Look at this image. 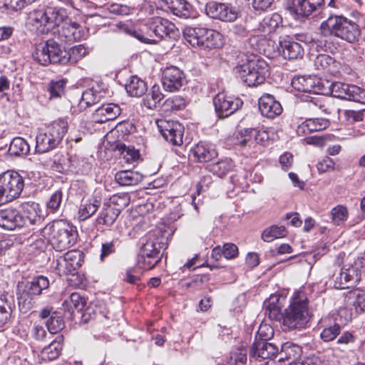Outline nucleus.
<instances>
[{"mask_svg":"<svg viewBox=\"0 0 365 365\" xmlns=\"http://www.w3.org/2000/svg\"><path fill=\"white\" fill-rule=\"evenodd\" d=\"M319 35L324 40V50L333 52L335 45L329 39L339 38L349 43L358 41L361 36L359 26L342 15H330L323 21L319 28Z\"/></svg>","mask_w":365,"mask_h":365,"instance_id":"1","label":"nucleus"},{"mask_svg":"<svg viewBox=\"0 0 365 365\" xmlns=\"http://www.w3.org/2000/svg\"><path fill=\"white\" fill-rule=\"evenodd\" d=\"M170 235V230L165 227L156 228L147 234L138 259L141 269L150 270L158 264L162 257L160 252L166 249Z\"/></svg>","mask_w":365,"mask_h":365,"instance_id":"2","label":"nucleus"},{"mask_svg":"<svg viewBox=\"0 0 365 365\" xmlns=\"http://www.w3.org/2000/svg\"><path fill=\"white\" fill-rule=\"evenodd\" d=\"M309 319L308 299L302 291L294 293L289 307L283 314L279 316L275 314V321H282L284 330L304 328Z\"/></svg>","mask_w":365,"mask_h":365,"instance_id":"3","label":"nucleus"},{"mask_svg":"<svg viewBox=\"0 0 365 365\" xmlns=\"http://www.w3.org/2000/svg\"><path fill=\"white\" fill-rule=\"evenodd\" d=\"M41 234L57 252L70 248L78 237L76 228L63 220L50 222L42 229Z\"/></svg>","mask_w":365,"mask_h":365,"instance_id":"4","label":"nucleus"},{"mask_svg":"<svg viewBox=\"0 0 365 365\" xmlns=\"http://www.w3.org/2000/svg\"><path fill=\"white\" fill-rule=\"evenodd\" d=\"M178 33L175 25L160 16H153L146 21L140 31H134V36L145 43H155L165 37H175Z\"/></svg>","mask_w":365,"mask_h":365,"instance_id":"5","label":"nucleus"},{"mask_svg":"<svg viewBox=\"0 0 365 365\" xmlns=\"http://www.w3.org/2000/svg\"><path fill=\"white\" fill-rule=\"evenodd\" d=\"M68 128L67 120L60 118L41 129L36 137V152L44 153L56 148L62 141Z\"/></svg>","mask_w":365,"mask_h":365,"instance_id":"6","label":"nucleus"},{"mask_svg":"<svg viewBox=\"0 0 365 365\" xmlns=\"http://www.w3.org/2000/svg\"><path fill=\"white\" fill-rule=\"evenodd\" d=\"M49 287V281L44 276L34 277L30 282L18 284V303L21 312L26 313L35 304V297L41 294Z\"/></svg>","mask_w":365,"mask_h":365,"instance_id":"7","label":"nucleus"},{"mask_svg":"<svg viewBox=\"0 0 365 365\" xmlns=\"http://www.w3.org/2000/svg\"><path fill=\"white\" fill-rule=\"evenodd\" d=\"M238 76L249 86L262 83L268 74L267 63L259 58L248 59L235 68Z\"/></svg>","mask_w":365,"mask_h":365,"instance_id":"8","label":"nucleus"},{"mask_svg":"<svg viewBox=\"0 0 365 365\" xmlns=\"http://www.w3.org/2000/svg\"><path fill=\"white\" fill-rule=\"evenodd\" d=\"M24 187L23 178L16 171L0 174V202L6 203L18 198Z\"/></svg>","mask_w":365,"mask_h":365,"instance_id":"9","label":"nucleus"},{"mask_svg":"<svg viewBox=\"0 0 365 365\" xmlns=\"http://www.w3.org/2000/svg\"><path fill=\"white\" fill-rule=\"evenodd\" d=\"M66 50H62L59 44L53 39L39 43L33 53L34 59L41 65L47 66L50 63L61 64Z\"/></svg>","mask_w":365,"mask_h":365,"instance_id":"10","label":"nucleus"},{"mask_svg":"<svg viewBox=\"0 0 365 365\" xmlns=\"http://www.w3.org/2000/svg\"><path fill=\"white\" fill-rule=\"evenodd\" d=\"M205 12L210 18L225 22H234L239 16V9L229 3L210 1L205 6Z\"/></svg>","mask_w":365,"mask_h":365,"instance_id":"11","label":"nucleus"},{"mask_svg":"<svg viewBox=\"0 0 365 365\" xmlns=\"http://www.w3.org/2000/svg\"><path fill=\"white\" fill-rule=\"evenodd\" d=\"M330 93L338 98L365 104V90L356 85L341 82L331 83Z\"/></svg>","mask_w":365,"mask_h":365,"instance_id":"12","label":"nucleus"},{"mask_svg":"<svg viewBox=\"0 0 365 365\" xmlns=\"http://www.w3.org/2000/svg\"><path fill=\"white\" fill-rule=\"evenodd\" d=\"M156 125L164 139L173 145H180L183 142L184 127L177 121L158 119Z\"/></svg>","mask_w":365,"mask_h":365,"instance_id":"13","label":"nucleus"},{"mask_svg":"<svg viewBox=\"0 0 365 365\" xmlns=\"http://www.w3.org/2000/svg\"><path fill=\"white\" fill-rule=\"evenodd\" d=\"M242 101L225 93H217L213 99L215 111L219 118H226L234 113L242 106Z\"/></svg>","mask_w":365,"mask_h":365,"instance_id":"14","label":"nucleus"},{"mask_svg":"<svg viewBox=\"0 0 365 365\" xmlns=\"http://www.w3.org/2000/svg\"><path fill=\"white\" fill-rule=\"evenodd\" d=\"M363 262H355L349 268L341 270L334 279V287L339 289L349 288L361 280V263Z\"/></svg>","mask_w":365,"mask_h":365,"instance_id":"15","label":"nucleus"},{"mask_svg":"<svg viewBox=\"0 0 365 365\" xmlns=\"http://www.w3.org/2000/svg\"><path fill=\"white\" fill-rule=\"evenodd\" d=\"M83 36L81 26L71 18L58 30L57 38L64 43H71L80 41Z\"/></svg>","mask_w":365,"mask_h":365,"instance_id":"16","label":"nucleus"},{"mask_svg":"<svg viewBox=\"0 0 365 365\" xmlns=\"http://www.w3.org/2000/svg\"><path fill=\"white\" fill-rule=\"evenodd\" d=\"M38 317L42 319H47L46 326L51 334H58L65 327L61 314L54 311L52 307L47 306L43 308Z\"/></svg>","mask_w":365,"mask_h":365,"instance_id":"17","label":"nucleus"},{"mask_svg":"<svg viewBox=\"0 0 365 365\" xmlns=\"http://www.w3.org/2000/svg\"><path fill=\"white\" fill-rule=\"evenodd\" d=\"M185 81L183 72L176 66L167 67L163 73V88L170 92L178 91Z\"/></svg>","mask_w":365,"mask_h":365,"instance_id":"18","label":"nucleus"},{"mask_svg":"<svg viewBox=\"0 0 365 365\" xmlns=\"http://www.w3.org/2000/svg\"><path fill=\"white\" fill-rule=\"evenodd\" d=\"M324 0H288V9L296 16L307 17L317 8L322 5Z\"/></svg>","mask_w":365,"mask_h":365,"instance_id":"19","label":"nucleus"},{"mask_svg":"<svg viewBox=\"0 0 365 365\" xmlns=\"http://www.w3.org/2000/svg\"><path fill=\"white\" fill-rule=\"evenodd\" d=\"M274 302L271 301V299H267L264 302L263 310L265 319L263 323L259 326L257 334L259 336V341H265L272 339L274 336V327L271 324H267V321L272 323L274 319Z\"/></svg>","mask_w":365,"mask_h":365,"instance_id":"20","label":"nucleus"},{"mask_svg":"<svg viewBox=\"0 0 365 365\" xmlns=\"http://www.w3.org/2000/svg\"><path fill=\"white\" fill-rule=\"evenodd\" d=\"M26 225V220L17 210L5 209L0 210V227L8 230H14Z\"/></svg>","mask_w":365,"mask_h":365,"instance_id":"21","label":"nucleus"},{"mask_svg":"<svg viewBox=\"0 0 365 365\" xmlns=\"http://www.w3.org/2000/svg\"><path fill=\"white\" fill-rule=\"evenodd\" d=\"M190 155L196 162L207 163L215 158L217 152L214 145L200 141L191 148Z\"/></svg>","mask_w":365,"mask_h":365,"instance_id":"22","label":"nucleus"},{"mask_svg":"<svg viewBox=\"0 0 365 365\" xmlns=\"http://www.w3.org/2000/svg\"><path fill=\"white\" fill-rule=\"evenodd\" d=\"M250 356L262 360L268 359L262 365H274V344L271 342L256 341L250 348Z\"/></svg>","mask_w":365,"mask_h":365,"instance_id":"23","label":"nucleus"},{"mask_svg":"<svg viewBox=\"0 0 365 365\" xmlns=\"http://www.w3.org/2000/svg\"><path fill=\"white\" fill-rule=\"evenodd\" d=\"M47 21V7L34 9L29 14L27 24L30 29L36 33L41 34L48 33Z\"/></svg>","mask_w":365,"mask_h":365,"instance_id":"24","label":"nucleus"},{"mask_svg":"<svg viewBox=\"0 0 365 365\" xmlns=\"http://www.w3.org/2000/svg\"><path fill=\"white\" fill-rule=\"evenodd\" d=\"M278 51L284 59H297L304 55V48L299 43L289 38L279 40Z\"/></svg>","mask_w":365,"mask_h":365,"instance_id":"25","label":"nucleus"},{"mask_svg":"<svg viewBox=\"0 0 365 365\" xmlns=\"http://www.w3.org/2000/svg\"><path fill=\"white\" fill-rule=\"evenodd\" d=\"M120 110L117 104H103L96 110L93 114V120L98 123H106L115 119L120 115Z\"/></svg>","mask_w":365,"mask_h":365,"instance_id":"26","label":"nucleus"},{"mask_svg":"<svg viewBox=\"0 0 365 365\" xmlns=\"http://www.w3.org/2000/svg\"><path fill=\"white\" fill-rule=\"evenodd\" d=\"M329 124V120L326 118H309L297 127V133L299 136H304L312 132L325 130Z\"/></svg>","mask_w":365,"mask_h":365,"instance_id":"27","label":"nucleus"},{"mask_svg":"<svg viewBox=\"0 0 365 365\" xmlns=\"http://www.w3.org/2000/svg\"><path fill=\"white\" fill-rule=\"evenodd\" d=\"M70 19L67 10L62 7H47V27L48 31L61 27Z\"/></svg>","mask_w":365,"mask_h":365,"instance_id":"28","label":"nucleus"},{"mask_svg":"<svg viewBox=\"0 0 365 365\" xmlns=\"http://www.w3.org/2000/svg\"><path fill=\"white\" fill-rule=\"evenodd\" d=\"M175 16L187 19L192 15V6L185 0H160Z\"/></svg>","mask_w":365,"mask_h":365,"instance_id":"29","label":"nucleus"},{"mask_svg":"<svg viewBox=\"0 0 365 365\" xmlns=\"http://www.w3.org/2000/svg\"><path fill=\"white\" fill-rule=\"evenodd\" d=\"M63 343V336L61 334L56 337L41 351V358L43 361H53L56 359L61 353Z\"/></svg>","mask_w":365,"mask_h":365,"instance_id":"30","label":"nucleus"},{"mask_svg":"<svg viewBox=\"0 0 365 365\" xmlns=\"http://www.w3.org/2000/svg\"><path fill=\"white\" fill-rule=\"evenodd\" d=\"M201 38L200 47L219 48L223 45L222 34L215 30L204 28Z\"/></svg>","mask_w":365,"mask_h":365,"instance_id":"31","label":"nucleus"},{"mask_svg":"<svg viewBox=\"0 0 365 365\" xmlns=\"http://www.w3.org/2000/svg\"><path fill=\"white\" fill-rule=\"evenodd\" d=\"M143 176L133 170H121L115 175V181L121 186H133L138 185Z\"/></svg>","mask_w":365,"mask_h":365,"instance_id":"32","label":"nucleus"},{"mask_svg":"<svg viewBox=\"0 0 365 365\" xmlns=\"http://www.w3.org/2000/svg\"><path fill=\"white\" fill-rule=\"evenodd\" d=\"M118 215L119 211L118 209H115L110 204L104 203L96 219V222L99 225L109 227L114 223Z\"/></svg>","mask_w":365,"mask_h":365,"instance_id":"33","label":"nucleus"},{"mask_svg":"<svg viewBox=\"0 0 365 365\" xmlns=\"http://www.w3.org/2000/svg\"><path fill=\"white\" fill-rule=\"evenodd\" d=\"M255 128H244L235 131L232 136L233 143L240 146L251 147L254 145Z\"/></svg>","mask_w":365,"mask_h":365,"instance_id":"34","label":"nucleus"},{"mask_svg":"<svg viewBox=\"0 0 365 365\" xmlns=\"http://www.w3.org/2000/svg\"><path fill=\"white\" fill-rule=\"evenodd\" d=\"M125 90L130 96L140 97L147 91V85L138 76H133L125 84Z\"/></svg>","mask_w":365,"mask_h":365,"instance_id":"35","label":"nucleus"},{"mask_svg":"<svg viewBox=\"0 0 365 365\" xmlns=\"http://www.w3.org/2000/svg\"><path fill=\"white\" fill-rule=\"evenodd\" d=\"M87 53L88 52L86 48L82 44L71 47L68 51H66V54L63 55L61 64L65 65L67 63H76L84 56H86Z\"/></svg>","mask_w":365,"mask_h":365,"instance_id":"36","label":"nucleus"},{"mask_svg":"<svg viewBox=\"0 0 365 365\" xmlns=\"http://www.w3.org/2000/svg\"><path fill=\"white\" fill-rule=\"evenodd\" d=\"M24 212L26 215V225L29 222L34 225L41 220V215L38 204L34 202H27L22 204Z\"/></svg>","mask_w":365,"mask_h":365,"instance_id":"37","label":"nucleus"},{"mask_svg":"<svg viewBox=\"0 0 365 365\" xmlns=\"http://www.w3.org/2000/svg\"><path fill=\"white\" fill-rule=\"evenodd\" d=\"M164 96L160 87L155 85L152 87L150 91L143 98V103L148 109H155L159 106Z\"/></svg>","mask_w":365,"mask_h":365,"instance_id":"38","label":"nucleus"},{"mask_svg":"<svg viewBox=\"0 0 365 365\" xmlns=\"http://www.w3.org/2000/svg\"><path fill=\"white\" fill-rule=\"evenodd\" d=\"M30 151V146L27 141L21 137L14 138L9 148V153L11 156H25Z\"/></svg>","mask_w":365,"mask_h":365,"instance_id":"39","label":"nucleus"},{"mask_svg":"<svg viewBox=\"0 0 365 365\" xmlns=\"http://www.w3.org/2000/svg\"><path fill=\"white\" fill-rule=\"evenodd\" d=\"M274 96L264 93L259 99V110L262 116L268 118H274Z\"/></svg>","mask_w":365,"mask_h":365,"instance_id":"40","label":"nucleus"},{"mask_svg":"<svg viewBox=\"0 0 365 365\" xmlns=\"http://www.w3.org/2000/svg\"><path fill=\"white\" fill-rule=\"evenodd\" d=\"M282 355H284L287 364L284 365H294L295 361L299 358L301 354L300 347L290 342L282 345Z\"/></svg>","mask_w":365,"mask_h":365,"instance_id":"41","label":"nucleus"},{"mask_svg":"<svg viewBox=\"0 0 365 365\" xmlns=\"http://www.w3.org/2000/svg\"><path fill=\"white\" fill-rule=\"evenodd\" d=\"M86 304V299L77 292L72 293L68 299H66L63 304L65 309L72 313L74 312L75 310L78 312L82 311Z\"/></svg>","mask_w":365,"mask_h":365,"instance_id":"42","label":"nucleus"},{"mask_svg":"<svg viewBox=\"0 0 365 365\" xmlns=\"http://www.w3.org/2000/svg\"><path fill=\"white\" fill-rule=\"evenodd\" d=\"M210 171L218 177H223L234 168L233 162L230 158H225L215 163L210 165Z\"/></svg>","mask_w":365,"mask_h":365,"instance_id":"43","label":"nucleus"},{"mask_svg":"<svg viewBox=\"0 0 365 365\" xmlns=\"http://www.w3.org/2000/svg\"><path fill=\"white\" fill-rule=\"evenodd\" d=\"M203 29L202 27H186L183 30L185 39L192 46H200L201 38L203 37Z\"/></svg>","mask_w":365,"mask_h":365,"instance_id":"44","label":"nucleus"},{"mask_svg":"<svg viewBox=\"0 0 365 365\" xmlns=\"http://www.w3.org/2000/svg\"><path fill=\"white\" fill-rule=\"evenodd\" d=\"M100 201L94 200L93 202L87 201L81 205L78 210V217L81 220H86L91 217L100 206Z\"/></svg>","mask_w":365,"mask_h":365,"instance_id":"45","label":"nucleus"},{"mask_svg":"<svg viewBox=\"0 0 365 365\" xmlns=\"http://www.w3.org/2000/svg\"><path fill=\"white\" fill-rule=\"evenodd\" d=\"M314 83L312 80V76H295L292 80V86L294 89L304 92L309 93L312 89V83Z\"/></svg>","mask_w":365,"mask_h":365,"instance_id":"46","label":"nucleus"},{"mask_svg":"<svg viewBox=\"0 0 365 365\" xmlns=\"http://www.w3.org/2000/svg\"><path fill=\"white\" fill-rule=\"evenodd\" d=\"M312 89L309 93L320 95H327L330 93L331 83L329 81H324L317 76H312Z\"/></svg>","mask_w":365,"mask_h":365,"instance_id":"47","label":"nucleus"},{"mask_svg":"<svg viewBox=\"0 0 365 365\" xmlns=\"http://www.w3.org/2000/svg\"><path fill=\"white\" fill-rule=\"evenodd\" d=\"M63 256L69 263L70 268L72 269L73 272L78 269L82 265L83 255L81 251L76 250H70Z\"/></svg>","mask_w":365,"mask_h":365,"instance_id":"48","label":"nucleus"},{"mask_svg":"<svg viewBox=\"0 0 365 365\" xmlns=\"http://www.w3.org/2000/svg\"><path fill=\"white\" fill-rule=\"evenodd\" d=\"M165 112L182 110L185 106V101L180 96H173L165 101L163 104Z\"/></svg>","mask_w":365,"mask_h":365,"instance_id":"49","label":"nucleus"},{"mask_svg":"<svg viewBox=\"0 0 365 365\" xmlns=\"http://www.w3.org/2000/svg\"><path fill=\"white\" fill-rule=\"evenodd\" d=\"M257 42L258 50L260 53L270 59L274 58V41L272 39L261 36Z\"/></svg>","mask_w":365,"mask_h":365,"instance_id":"50","label":"nucleus"},{"mask_svg":"<svg viewBox=\"0 0 365 365\" xmlns=\"http://www.w3.org/2000/svg\"><path fill=\"white\" fill-rule=\"evenodd\" d=\"M331 220L334 225H340L348 217L347 208L344 205H337L331 210Z\"/></svg>","mask_w":365,"mask_h":365,"instance_id":"51","label":"nucleus"},{"mask_svg":"<svg viewBox=\"0 0 365 365\" xmlns=\"http://www.w3.org/2000/svg\"><path fill=\"white\" fill-rule=\"evenodd\" d=\"M335 63L334 59L327 54H319L314 59V65L318 70L329 69Z\"/></svg>","mask_w":365,"mask_h":365,"instance_id":"52","label":"nucleus"},{"mask_svg":"<svg viewBox=\"0 0 365 365\" xmlns=\"http://www.w3.org/2000/svg\"><path fill=\"white\" fill-rule=\"evenodd\" d=\"M341 327L338 324H334L324 328L321 332L320 336L324 341H331L334 340L340 333Z\"/></svg>","mask_w":365,"mask_h":365,"instance_id":"53","label":"nucleus"},{"mask_svg":"<svg viewBox=\"0 0 365 365\" xmlns=\"http://www.w3.org/2000/svg\"><path fill=\"white\" fill-rule=\"evenodd\" d=\"M98 101V95H97L93 90H86L83 93L79 104L81 108H86L96 104Z\"/></svg>","mask_w":365,"mask_h":365,"instance_id":"54","label":"nucleus"},{"mask_svg":"<svg viewBox=\"0 0 365 365\" xmlns=\"http://www.w3.org/2000/svg\"><path fill=\"white\" fill-rule=\"evenodd\" d=\"M247 362L246 351L241 349H237L230 354L227 363L230 365H245Z\"/></svg>","mask_w":365,"mask_h":365,"instance_id":"55","label":"nucleus"},{"mask_svg":"<svg viewBox=\"0 0 365 365\" xmlns=\"http://www.w3.org/2000/svg\"><path fill=\"white\" fill-rule=\"evenodd\" d=\"M66 83L64 80L51 81L48 88L50 98H60L64 93Z\"/></svg>","mask_w":365,"mask_h":365,"instance_id":"56","label":"nucleus"},{"mask_svg":"<svg viewBox=\"0 0 365 365\" xmlns=\"http://www.w3.org/2000/svg\"><path fill=\"white\" fill-rule=\"evenodd\" d=\"M63 193L61 190H56L49 197L46 206L47 209L51 212H56L61 204Z\"/></svg>","mask_w":365,"mask_h":365,"instance_id":"57","label":"nucleus"},{"mask_svg":"<svg viewBox=\"0 0 365 365\" xmlns=\"http://www.w3.org/2000/svg\"><path fill=\"white\" fill-rule=\"evenodd\" d=\"M130 202L129 196L127 194L122 195H114L110 199V203L112 206H114L115 209H118L119 213L120 211L126 207Z\"/></svg>","mask_w":365,"mask_h":365,"instance_id":"58","label":"nucleus"},{"mask_svg":"<svg viewBox=\"0 0 365 365\" xmlns=\"http://www.w3.org/2000/svg\"><path fill=\"white\" fill-rule=\"evenodd\" d=\"M55 269L60 276L73 272L72 269L70 268L69 263H68L63 256H61L56 259Z\"/></svg>","mask_w":365,"mask_h":365,"instance_id":"59","label":"nucleus"},{"mask_svg":"<svg viewBox=\"0 0 365 365\" xmlns=\"http://www.w3.org/2000/svg\"><path fill=\"white\" fill-rule=\"evenodd\" d=\"M293 252V248L292 246L287 243H283L277 247V253H275V265L277 264H279L281 262H287L290 259H294L297 255L290 256L284 259H279L277 258L278 255H284V254H291Z\"/></svg>","mask_w":365,"mask_h":365,"instance_id":"60","label":"nucleus"},{"mask_svg":"<svg viewBox=\"0 0 365 365\" xmlns=\"http://www.w3.org/2000/svg\"><path fill=\"white\" fill-rule=\"evenodd\" d=\"M254 135V143L264 144L266 141L269 140L271 138V135L273 134L272 128H267L262 130H257L255 129Z\"/></svg>","mask_w":365,"mask_h":365,"instance_id":"61","label":"nucleus"},{"mask_svg":"<svg viewBox=\"0 0 365 365\" xmlns=\"http://www.w3.org/2000/svg\"><path fill=\"white\" fill-rule=\"evenodd\" d=\"M31 335L33 339L38 341H43L47 336L44 327L34 323L31 330Z\"/></svg>","mask_w":365,"mask_h":365,"instance_id":"62","label":"nucleus"},{"mask_svg":"<svg viewBox=\"0 0 365 365\" xmlns=\"http://www.w3.org/2000/svg\"><path fill=\"white\" fill-rule=\"evenodd\" d=\"M120 150L124 155L125 158H127L128 160H136L139 158V151L135 149L133 146H128L125 144L120 145Z\"/></svg>","mask_w":365,"mask_h":365,"instance_id":"63","label":"nucleus"},{"mask_svg":"<svg viewBox=\"0 0 365 365\" xmlns=\"http://www.w3.org/2000/svg\"><path fill=\"white\" fill-rule=\"evenodd\" d=\"M222 250L223 256L227 259L235 258L238 255V248L235 244L226 243Z\"/></svg>","mask_w":365,"mask_h":365,"instance_id":"64","label":"nucleus"}]
</instances>
